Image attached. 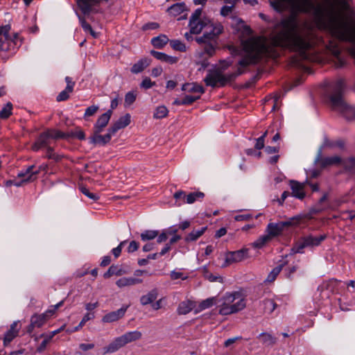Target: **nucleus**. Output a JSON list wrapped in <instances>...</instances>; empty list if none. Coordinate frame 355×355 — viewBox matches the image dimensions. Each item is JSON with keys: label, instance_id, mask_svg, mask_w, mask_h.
I'll use <instances>...</instances> for the list:
<instances>
[{"label": "nucleus", "instance_id": "c85d7f7f", "mask_svg": "<svg viewBox=\"0 0 355 355\" xmlns=\"http://www.w3.org/2000/svg\"><path fill=\"white\" fill-rule=\"evenodd\" d=\"M182 90L189 93H205L203 87L196 83H187L182 85Z\"/></svg>", "mask_w": 355, "mask_h": 355}, {"label": "nucleus", "instance_id": "c9c22d12", "mask_svg": "<svg viewBox=\"0 0 355 355\" xmlns=\"http://www.w3.org/2000/svg\"><path fill=\"white\" fill-rule=\"evenodd\" d=\"M141 336V332L139 331H128L122 335L125 344L139 340Z\"/></svg>", "mask_w": 355, "mask_h": 355}, {"label": "nucleus", "instance_id": "4d7b16f0", "mask_svg": "<svg viewBox=\"0 0 355 355\" xmlns=\"http://www.w3.org/2000/svg\"><path fill=\"white\" fill-rule=\"evenodd\" d=\"M241 24V33L244 36L248 37L252 34V30L249 26L244 24V21L241 19H239V24Z\"/></svg>", "mask_w": 355, "mask_h": 355}, {"label": "nucleus", "instance_id": "a878e982", "mask_svg": "<svg viewBox=\"0 0 355 355\" xmlns=\"http://www.w3.org/2000/svg\"><path fill=\"white\" fill-rule=\"evenodd\" d=\"M151 59L144 58L140 59L137 62L134 64L130 69L132 73H139L143 71L151 63Z\"/></svg>", "mask_w": 355, "mask_h": 355}, {"label": "nucleus", "instance_id": "4be33fe9", "mask_svg": "<svg viewBox=\"0 0 355 355\" xmlns=\"http://www.w3.org/2000/svg\"><path fill=\"white\" fill-rule=\"evenodd\" d=\"M125 345L126 344L123 337L121 336L116 338L112 343H110L106 347H105V352L107 353L114 352Z\"/></svg>", "mask_w": 355, "mask_h": 355}, {"label": "nucleus", "instance_id": "2eb2a0df", "mask_svg": "<svg viewBox=\"0 0 355 355\" xmlns=\"http://www.w3.org/2000/svg\"><path fill=\"white\" fill-rule=\"evenodd\" d=\"M128 307L129 306L128 305L123 306L121 308L116 311H111L105 314L102 318V322L104 323H111L118 321L125 315V313L127 311Z\"/></svg>", "mask_w": 355, "mask_h": 355}, {"label": "nucleus", "instance_id": "4c0bfd02", "mask_svg": "<svg viewBox=\"0 0 355 355\" xmlns=\"http://www.w3.org/2000/svg\"><path fill=\"white\" fill-rule=\"evenodd\" d=\"M157 297V291L152 290L148 294L143 295L140 298V302L143 305H147L153 303Z\"/></svg>", "mask_w": 355, "mask_h": 355}, {"label": "nucleus", "instance_id": "473e14b6", "mask_svg": "<svg viewBox=\"0 0 355 355\" xmlns=\"http://www.w3.org/2000/svg\"><path fill=\"white\" fill-rule=\"evenodd\" d=\"M169 39L166 35L161 34L151 39L152 45L156 49H162L168 42Z\"/></svg>", "mask_w": 355, "mask_h": 355}, {"label": "nucleus", "instance_id": "72a5a7b5", "mask_svg": "<svg viewBox=\"0 0 355 355\" xmlns=\"http://www.w3.org/2000/svg\"><path fill=\"white\" fill-rule=\"evenodd\" d=\"M216 304V297H212L207 298L202 300L198 305V306L194 310L195 313H198L200 311L211 307L213 305Z\"/></svg>", "mask_w": 355, "mask_h": 355}, {"label": "nucleus", "instance_id": "5701e85b", "mask_svg": "<svg viewBox=\"0 0 355 355\" xmlns=\"http://www.w3.org/2000/svg\"><path fill=\"white\" fill-rule=\"evenodd\" d=\"M257 338L260 340L262 345L266 347H272L277 342V338L268 332H263L260 334Z\"/></svg>", "mask_w": 355, "mask_h": 355}, {"label": "nucleus", "instance_id": "69168bd1", "mask_svg": "<svg viewBox=\"0 0 355 355\" xmlns=\"http://www.w3.org/2000/svg\"><path fill=\"white\" fill-rule=\"evenodd\" d=\"M345 168L352 173H355V157H350L345 163Z\"/></svg>", "mask_w": 355, "mask_h": 355}, {"label": "nucleus", "instance_id": "c756f323", "mask_svg": "<svg viewBox=\"0 0 355 355\" xmlns=\"http://www.w3.org/2000/svg\"><path fill=\"white\" fill-rule=\"evenodd\" d=\"M276 307L277 304L271 299H265L260 302V309L265 313H272Z\"/></svg>", "mask_w": 355, "mask_h": 355}, {"label": "nucleus", "instance_id": "58836bf2", "mask_svg": "<svg viewBox=\"0 0 355 355\" xmlns=\"http://www.w3.org/2000/svg\"><path fill=\"white\" fill-rule=\"evenodd\" d=\"M271 239L268 234L260 236L255 241L250 245L254 248L260 249L263 248L268 242L270 241Z\"/></svg>", "mask_w": 355, "mask_h": 355}, {"label": "nucleus", "instance_id": "680f3d73", "mask_svg": "<svg viewBox=\"0 0 355 355\" xmlns=\"http://www.w3.org/2000/svg\"><path fill=\"white\" fill-rule=\"evenodd\" d=\"M99 107L98 105H92L88 107L85 112L84 118L86 119L88 116L94 115L98 110Z\"/></svg>", "mask_w": 355, "mask_h": 355}, {"label": "nucleus", "instance_id": "13d9d810", "mask_svg": "<svg viewBox=\"0 0 355 355\" xmlns=\"http://www.w3.org/2000/svg\"><path fill=\"white\" fill-rule=\"evenodd\" d=\"M268 134V131H266L263 135L256 139V144L254 148L256 150H261L264 148L265 137Z\"/></svg>", "mask_w": 355, "mask_h": 355}, {"label": "nucleus", "instance_id": "c03bdc74", "mask_svg": "<svg viewBox=\"0 0 355 355\" xmlns=\"http://www.w3.org/2000/svg\"><path fill=\"white\" fill-rule=\"evenodd\" d=\"M171 46L175 51L185 52L187 48L185 44L178 40H169Z\"/></svg>", "mask_w": 355, "mask_h": 355}, {"label": "nucleus", "instance_id": "864d4df0", "mask_svg": "<svg viewBox=\"0 0 355 355\" xmlns=\"http://www.w3.org/2000/svg\"><path fill=\"white\" fill-rule=\"evenodd\" d=\"M46 131L49 133V137L50 139H64V132L60 130L55 129H48Z\"/></svg>", "mask_w": 355, "mask_h": 355}, {"label": "nucleus", "instance_id": "f3484780", "mask_svg": "<svg viewBox=\"0 0 355 355\" xmlns=\"http://www.w3.org/2000/svg\"><path fill=\"white\" fill-rule=\"evenodd\" d=\"M130 114H126L123 116H121L116 121L112 123L110 126L111 132L114 135L121 129L125 128L130 123Z\"/></svg>", "mask_w": 355, "mask_h": 355}, {"label": "nucleus", "instance_id": "bf43d9fd", "mask_svg": "<svg viewBox=\"0 0 355 355\" xmlns=\"http://www.w3.org/2000/svg\"><path fill=\"white\" fill-rule=\"evenodd\" d=\"M10 40L15 42V45L13 46L12 51L18 49L22 44V39L19 37L18 33H14L12 36H10Z\"/></svg>", "mask_w": 355, "mask_h": 355}, {"label": "nucleus", "instance_id": "09e8293b", "mask_svg": "<svg viewBox=\"0 0 355 355\" xmlns=\"http://www.w3.org/2000/svg\"><path fill=\"white\" fill-rule=\"evenodd\" d=\"M203 276L205 279H208L211 282H223V277L220 276H216L210 273L206 268L203 269Z\"/></svg>", "mask_w": 355, "mask_h": 355}, {"label": "nucleus", "instance_id": "37998d69", "mask_svg": "<svg viewBox=\"0 0 355 355\" xmlns=\"http://www.w3.org/2000/svg\"><path fill=\"white\" fill-rule=\"evenodd\" d=\"M284 264H285L284 263H281L279 266L274 268L272 270V271L269 273V275H268L266 280L269 282H272L275 281L277 276L279 274L281 270L283 269Z\"/></svg>", "mask_w": 355, "mask_h": 355}, {"label": "nucleus", "instance_id": "e2e57ef3", "mask_svg": "<svg viewBox=\"0 0 355 355\" xmlns=\"http://www.w3.org/2000/svg\"><path fill=\"white\" fill-rule=\"evenodd\" d=\"M71 92L72 91H67L65 88L57 96L56 101L58 102L67 101L69 98V93Z\"/></svg>", "mask_w": 355, "mask_h": 355}, {"label": "nucleus", "instance_id": "ddd939ff", "mask_svg": "<svg viewBox=\"0 0 355 355\" xmlns=\"http://www.w3.org/2000/svg\"><path fill=\"white\" fill-rule=\"evenodd\" d=\"M101 132H96L93 131L92 135L89 138V143L94 145H99V146H105L107 144H108L113 135H114V133L111 132V130L110 128L107 129V132L105 135H101Z\"/></svg>", "mask_w": 355, "mask_h": 355}, {"label": "nucleus", "instance_id": "8fccbe9b", "mask_svg": "<svg viewBox=\"0 0 355 355\" xmlns=\"http://www.w3.org/2000/svg\"><path fill=\"white\" fill-rule=\"evenodd\" d=\"M37 139L39 140L40 146H43L44 147L49 146L51 139L49 138V133L46 130L40 133Z\"/></svg>", "mask_w": 355, "mask_h": 355}, {"label": "nucleus", "instance_id": "0e129e2a", "mask_svg": "<svg viewBox=\"0 0 355 355\" xmlns=\"http://www.w3.org/2000/svg\"><path fill=\"white\" fill-rule=\"evenodd\" d=\"M80 191L81 192L85 195L86 196H87L88 198H89L90 199L96 201L97 200H98L99 198V196L96 194V193H91L86 187H82L80 188Z\"/></svg>", "mask_w": 355, "mask_h": 355}, {"label": "nucleus", "instance_id": "bb28decb", "mask_svg": "<svg viewBox=\"0 0 355 355\" xmlns=\"http://www.w3.org/2000/svg\"><path fill=\"white\" fill-rule=\"evenodd\" d=\"M198 44L203 46L204 52L211 57L215 53L216 47L218 43L217 40H205L204 42Z\"/></svg>", "mask_w": 355, "mask_h": 355}, {"label": "nucleus", "instance_id": "79ce46f5", "mask_svg": "<svg viewBox=\"0 0 355 355\" xmlns=\"http://www.w3.org/2000/svg\"><path fill=\"white\" fill-rule=\"evenodd\" d=\"M338 282L336 279H332L328 282H324L322 285L318 287V290H329L331 292L334 291L335 287L338 286Z\"/></svg>", "mask_w": 355, "mask_h": 355}, {"label": "nucleus", "instance_id": "f8f14e48", "mask_svg": "<svg viewBox=\"0 0 355 355\" xmlns=\"http://www.w3.org/2000/svg\"><path fill=\"white\" fill-rule=\"evenodd\" d=\"M314 162L315 164H318L322 169L329 166L340 164L341 158L339 156L322 157V150L320 149L318 152Z\"/></svg>", "mask_w": 355, "mask_h": 355}, {"label": "nucleus", "instance_id": "338daca9", "mask_svg": "<svg viewBox=\"0 0 355 355\" xmlns=\"http://www.w3.org/2000/svg\"><path fill=\"white\" fill-rule=\"evenodd\" d=\"M126 243L127 241H123L119 244V245L116 248H114L112 250V252L115 258H118L120 256L122 248L126 244Z\"/></svg>", "mask_w": 355, "mask_h": 355}, {"label": "nucleus", "instance_id": "ea45409f", "mask_svg": "<svg viewBox=\"0 0 355 355\" xmlns=\"http://www.w3.org/2000/svg\"><path fill=\"white\" fill-rule=\"evenodd\" d=\"M266 232L268 233L267 234L270 236L271 239L273 237L277 236L282 234L279 231V229L277 223H270L267 225Z\"/></svg>", "mask_w": 355, "mask_h": 355}, {"label": "nucleus", "instance_id": "7c9ffc66", "mask_svg": "<svg viewBox=\"0 0 355 355\" xmlns=\"http://www.w3.org/2000/svg\"><path fill=\"white\" fill-rule=\"evenodd\" d=\"M143 280L141 279L135 278V277H123L118 279L116 282V284L119 288L135 285L137 284L142 283Z\"/></svg>", "mask_w": 355, "mask_h": 355}, {"label": "nucleus", "instance_id": "39448f33", "mask_svg": "<svg viewBox=\"0 0 355 355\" xmlns=\"http://www.w3.org/2000/svg\"><path fill=\"white\" fill-rule=\"evenodd\" d=\"M245 306V298L240 292L226 293L223 297L218 313L222 315L233 314L243 310Z\"/></svg>", "mask_w": 355, "mask_h": 355}, {"label": "nucleus", "instance_id": "6e6552de", "mask_svg": "<svg viewBox=\"0 0 355 355\" xmlns=\"http://www.w3.org/2000/svg\"><path fill=\"white\" fill-rule=\"evenodd\" d=\"M206 26H204L205 32L201 37L195 38L197 43L204 42L207 40H217L220 34L222 33L223 27L220 24H214L209 19L206 20Z\"/></svg>", "mask_w": 355, "mask_h": 355}, {"label": "nucleus", "instance_id": "412c9836", "mask_svg": "<svg viewBox=\"0 0 355 355\" xmlns=\"http://www.w3.org/2000/svg\"><path fill=\"white\" fill-rule=\"evenodd\" d=\"M125 345L126 344L123 337L121 336L116 338L112 343H110L106 347H105V352L107 353L114 352Z\"/></svg>", "mask_w": 355, "mask_h": 355}, {"label": "nucleus", "instance_id": "de8ad7c7", "mask_svg": "<svg viewBox=\"0 0 355 355\" xmlns=\"http://www.w3.org/2000/svg\"><path fill=\"white\" fill-rule=\"evenodd\" d=\"M186 194L187 193L182 190L178 191L173 194V198L178 206L186 203Z\"/></svg>", "mask_w": 355, "mask_h": 355}, {"label": "nucleus", "instance_id": "393cba45", "mask_svg": "<svg viewBox=\"0 0 355 355\" xmlns=\"http://www.w3.org/2000/svg\"><path fill=\"white\" fill-rule=\"evenodd\" d=\"M150 54L157 60L169 64H175L178 60V58L176 57H173L164 53L156 51L155 50L150 51Z\"/></svg>", "mask_w": 355, "mask_h": 355}, {"label": "nucleus", "instance_id": "4468645a", "mask_svg": "<svg viewBox=\"0 0 355 355\" xmlns=\"http://www.w3.org/2000/svg\"><path fill=\"white\" fill-rule=\"evenodd\" d=\"M49 313L34 314L31 318V324L27 327V332L31 334L35 327L40 328L47 321Z\"/></svg>", "mask_w": 355, "mask_h": 355}, {"label": "nucleus", "instance_id": "aec40b11", "mask_svg": "<svg viewBox=\"0 0 355 355\" xmlns=\"http://www.w3.org/2000/svg\"><path fill=\"white\" fill-rule=\"evenodd\" d=\"M290 186L292 190V195L300 200H302L305 197V193L304 191V185L295 180L290 181Z\"/></svg>", "mask_w": 355, "mask_h": 355}, {"label": "nucleus", "instance_id": "b1692460", "mask_svg": "<svg viewBox=\"0 0 355 355\" xmlns=\"http://www.w3.org/2000/svg\"><path fill=\"white\" fill-rule=\"evenodd\" d=\"M196 307V302L192 300L181 302L178 307L177 312L179 315H186Z\"/></svg>", "mask_w": 355, "mask_h": 355}, {"label": "nucleus", "instance_id": "49530a36", "mask_svg": "<svg viewBox=\"0 0 355 355\" xmlns=\"http://www.w3.org/2000/svg\"><path fill=\"white\" fill-rule=\"evenodd\" d=\"M12 105L8 102L0 111V119H6L12 114Z\"/></svg>", "mask_w": 355, "mask_h": 355}, {"label": "nucleus", "instance_id": "2f4dec72", "mask_svg": "<svg viewBox=\"0 0 355 355\" xmlns=\"http://www.w3.org/2000/svg\"><path fill=\"white\" fill-rule=\"evenodd\" d=\"M207 230V226L202 227L199 230H193L185 236V241L189 243L197 241L206 232Z\"/></svg>", "mask_w": 355, "mask_h": 355}, {"label": "nucleus", "instance_id": "a211bd4d", "mask_svg": "<svg viewBox=\"0 0 355 355\" xmlns=\"http://www.w3.org/2000/svg\"><path fill=\"white\" fill-rule=\"evenodd\" d=\"M35 165L29 166L24 171H21L17 175V177L24 179V182H33L37 178V172L34 171Z\"/></svg>", "mask_w": 355, "mask_h": 355}, {"label": "nucleus", "instance_id": "a19ab883", "mask_svg": "<svg viewBox=\"0 0 355 355\" xmlns=\"http://www.w3.org/2000/svg\"><path fill=\"white\" fill-rule=\"evenodd\" d=\"M159 234V231L157 230H145L144 231L141 235V239L143 241H150L156 238Z\"/></svg>", "mask_w": 355, "mask_h": 355}, {"label": "nucleus", "instance_id": "3c124183", "mask_svg": "<svg viewBox=\"0 0 355 355\" xmlns=\"http://www.w3.org/2000/svg\"><path fill=\"white\" fill-rule=\"evenodd\" d=\"M18 335V331H11L8 329L5 334L3 338V345H8Z\"/></svg>", "mask_w": 355, "mask_h": 355}, {"label": "nucleus", "instance_id": "052dcab7", "mask_svg": "<svg viewBox=\"0 0 355 355\" xmlns=\"http://www.w3.org/2000/svg\"><path fill=\"white\" fill-rule=\"evenodd\" d=\"M274 9L279 12H283L287 8V6L283 1H275L272 3Z\"/></svg>", "mask_w": 355, "mask_h": 355}, {"label": "nucleus", "instance_id": "a18cd8bd", "mask_svg": "<svg viewBox=\"0 0 355 355\" xmlns=\"http://www.w3.org/2000/svg\"><path fill=\"white\" fill-rule=\"evenodd\" d=\"M168 112V109L165 106L160 105L156 108L153 117L155 119H162L167 116Z\"/></svg>", "mask_w": 355, "mask_h": 355}, {"label": "nucleus", "instance_id": "20e7f679", "mask_svg": "<svg viewBox=\"0 0 355 355\" xmlns=\"http://www.w3.org/2000/svg\"><path fill=\"white\" fill-rule=\"evenodd\" d=\"M251 62V59L248 58H242L239 62V67L238 69L234 72L225 75L219 70L209 71L204 79L205 85L211 87H224L228 83L234 80L237 76L242 74L244 72L243 69L248 67Z\"/></svg>", "mask_w": 355, "mask_h": 355}, {"label": "nucleus", "instance_id": "f03ea898", "mask_svg": "<svg viewBox=\"0 0 355 355\" xmlns=\"http://www.w3.org/2000/svg\"><path fill=\"white\" fill-rule=\"evenodd\" d=\"M345 88V80L339 78L327 85L324 96L334 110L341 112L348 120L355 119V107L349 106L343 97Z\"/></svg>", "mask_w": 355, "mask_h": 355}, {"label": "nucleus", "instance_id": "f257e3e1", "mask_svg": "<svg viewBox=\"0 0 355 355\" xmlns=\"http://www.w3.org/2000/svg\"><path fill=\"white\" fill-rule=\"evenodd\" d=\"M271 42L275 47L288 49L297 53L299 59L293 58V62L295 65L299 64L301 60L310 59V55L307 51L312 48V43L308 36L303 35L300 32L295 13L282 18L275 24Z\"/></svg>", "mask_w": 355, "mask_h": 355}, {"label": "nucleus", "instance_id": "603ef678", "mask_svg": "<svg viewBox=\"0 0 355 355\" xmlns=\"http://www.w3.org/2000/svg\"><path fill=\"white\" fill-rule=\"evenodd\" d=\"M334 64L336 68H342L345 65V60L340 56V52L338 50L334 51Z\"/></svg>", "mask_w": 355, "mask_h": 355}, {"label": "nucleus", "instance_id": "9b49d317", "mask_svg": "<svg viewBox=\"0 0 355 355\" xmlns=\"http://www.w3.org/2000/svg\"><path fill=\"white\" fill-rule=\"evenodd\" d=\"M248 248H243L234 252H228L225 256V263L223 266H227L232 263L239 262L248 257Z\"/></svg>", "mask_w": 355, "mask_h": 355}, {"label": "nucleus", "instance_id": "dca6fc26", "mask_svg": "<svg viewBox=\"0 0 355 355\" xmlns=\"http://www.w3.org/2000/svg\"><path fill=\"white\" fill-rule=\"evenodd\" d=\"M112 115V112L107 110L106 112L99 116L94 125L93 131H96L97 132H103L104 128L107 125Z\"/></svg>", "mask_w": 355, "mask_h": 355}, {"label": "nucleus", "instance_id": "1a4fd4ad", "mask_svg": "<svg viewBox=\"0 0 355 355\" xmlns=\"http://www.w3.org/2000/svg\"><path fill=\"white\" fill-rule=\"evenodd\" d=\"M202 12V8L196 9L189 19V26L191 28V33L199 34L206 26L207 18L200 19Z\"/></svg>", "mask_w": 355, "mask_h": 355}, {"label": "nucleus", "instance_id": "774afa93", "mask_svg": "<svg viewBox=\"0 0 355 355\" xmlns=\"http://www.w3.org/2000/svg\"><path fill=\"white\" fill-rule=\"evenodd\" d=\"M200 98V96H191V95H187L185 96L182 101L184 105H191L193 102L196 101Z\"/></svg>", "mask_w": 355, "mask_h": 355}, {"label": "nucleus", "instance_id": "f704fd0d", "mask_svg": "<svg viewBox=\"0 0 355 355\" xmlns=\"http://www.w3.org/2000/svg\"><path fill=\"white\" fill-rule=\"evenodd\" d=\"M185 10H187V6L184 2L175 3L167 10L168 13L174 17L180 15Z\"/></svg>", "mask_w": 355, "mask_h": 355}, {"label": "nucleus", "instance_id": "6ab92c4d", "mask_svg": "<svg viewBox=\"0 0 355 355\" xmlns=\"http://www.w3.org/2000/svg\"><path fill=\"white\" fill-rule=\"evenodd\" d=\"M304 219V217L302 216H296L293 218H289L286 221H281L279 223H276L280 232L282 233L286 228L291 226H297L301 224V221Z\"/></svg>", "mask_w": 355, "mask_h": 355}, {"label": "nucleus", "instance_id": "6e6d98bb", "mask_svg": "<svg viewBox=\"0 0 355 355\" xmlns=\"http://www.w3.org/2000/svg\"><path fill=\"white\" fill-rule=\"evenodd\" d=\"M137 95L135 92H129L125 96V105H131L136 100Z\"/></svg>", "mask_w": 355, "mask_h": 355}, {"label": "nucleus", "instance_id": "5fc2aeb1", "mask_svg": "<svg viewBox=\"0 0 355 355\" xmlns=\"http://www.w3.org/2000/svg\"><path fill=\"white\" fill-rule=\"evenodd\" d=\"M298 262L299 261H297L296 263L289 265L284 268L285 275L287 278H291V275L296 272V270L299 268Z\"/></svg>", "mask_w": 355, "mask_h": 355}, {"label": "nucleus", "instance_id": "423d86ee", "mask_svg": "<svg viewBox=\"0 0 355 355\" xmlns=\"http://www.w3.org/2000/svg\"><path fill=\"white\" fill-rule=\"evenodd\" d=\"M76 1L83 14L81 15L77 13L80 24L85 32H89L92 28L86 21L85 17H88L92 13H97L99 5L102 2L107 3L109 0H76Z\"/></svg>", "mask_w": 355, "mask_h": 355}, {"label": "nucleus", "instance_id": "e433bc0d", "mask_svg": "<svg viewBox=\"0 0 355 355\" xmlns=\"http://www.w3.org/2000/svg\"><path fill=\"white\" fill-rule=\"evenodd\" d=\"M205 197V193L201 191L191 192L186 194V203L192 204L197 200L201 201Z\"/></svg>", "mask_w": 355, "mask_h": 355}, {"label": "nucleus", "instance_id": "cd10ccee", "mask_svg": "<svg viewBox=\"0 0 355 355\" xmlns=\"http://www.w3.org/2000/svg\"><path fill=\"white\" fill-rule=\"evenodd\" d=\"M275 54L274 52L271 51V48L269 46L262 44L258 46L256 58L261 59L263 58L273 57Z\"/></svg>", "mask_w": 355, "mask_h": 355}, {"label": "nucleus", "instance_id": "7ed1b4c3", "mask_svg": "<svg viewBox=\"0 0 355 355\" xmlns=\"http://www.w3.org/2000/svg\"><path fill=\"white\" fill-rule=\"evenodd\" d=\"M322 28L338 40L355 44V21L349 17L331 15L321 23Z\"/></svg>", "mask_w": 355, "mask_h": 355}, {"label": "nucleus", "instance_id": "9d476101", "mask_svg": "<svg viewBox=\"0 0 355 355\" xmlns=\"http://www.w3.org/2000/svg\"><path fill=\"white\" fill-rule=\"evenodd\" d=\"M10 26H0V51H10L13 49L15 42L10 40Z\"/></svg>", "mask_w": 355, "mask_h": 355}, {"label": "nucleus", "instance_id": "0eeeda50", "mask_svg": "<svg viewBox=\"0 0 355 355\" xmlns=\"http://www.w3.org/2000/svg\"><path fill=\"white\" fill-rule=\"evenodd\" d=\"M326 239L327 235L325 234L318 236L304 235L295 243L291 250L293 253H304V248H313L319 246Z\"/></svg>", "mask_w": 355, "mask_h": 355}]
</instances>
